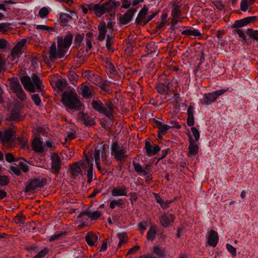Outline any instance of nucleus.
Listing matches in <instances>:
<instances>
[{"instance_id": "nucleus-19", "label": "nucleus", "mask_w": 258, "mask_h": 258, "mask_svg": "<svg viewBox=\"0 0 258 258\" xmlns=\"http://www.w3.org/2000/svg\"><path fill=\"white\" fill-rule=\"evenodd\" d=\"M106 13H109L114 11L119 6L118 2L115 0H109L102 4Z\"/></svg>"}, {"instance_id": "nucleus-10", "label": "nucleus", "mask_w": 258, "mask_h": 258, "mask_svg": "<svg viewBox=\"0 0 258 258\" xmlns=\"http://www.w3.org/2000/svg\"><path fill=\"white\" fill-rule=\"evenodd\" d=\"M159 219V223L161 226L165 228H167L172 225L175 219V216L167 212V213L161 214Z\"/></svg>"}, {"instance_id": "nucleus-55", "label": "nucleus", "mask_w": 258, "mask_h": 258, "mask_svg": "<svg viewBox=\"0 0 258 258\" xmlns=\"http://www.w3.org/2000/svg\"><path fill=\"white\" fill-rule=\"evenodd\" d=\"M14 220L17 224H23L25 220V217L23 215H17Z\"/></svg>"}, {"instance_id": "nucleus-45", "label": "nucleus", "mask_w": 258, "mask_h": 258, "mask_svg": "<svg viewBox=\"0 0 258 258\" xmlns=\"http://www.w3.org/2000/svg\"><path fill=\"white\" fill-rule=\"evenodd\" d=\"M35 28L38 30H41L45 32L54 31L53 28L44 25H37L36 26Z\"/></svg>"}, {"instance_id": "nucleus-40", "label": "nucleus", "mask_w": 258, "mask_h": 258, "mask_svg": "<svg viewBox=\"0 0 258 258\" xmlns=\"http://www.w3.org/2000/svg\"><path fill=\"white\" fill-rule=\"evenodd\" d=\"M246 34L253 39L254 40L258 41V31L253 30L250 29H247L246 32Z\"/></svg>"}, {"instance_id": "nucleus-36", "label": "nucleus", "mask_w": 258, "mask_h": 258, "mask_svg": "<svg viewBox=\"0 0 258 258\" xmlns=\"http://www.w3.org/2000/svg\"><path fill=\"white\" fill-rule=\"evenodd\" d=\"M85 46L86 48V52L88 54L92 48V35L90 33H88L86 34V42Z\"/></svg>"}, {"instance_id": "nucleus-43", "label": "nucleus", "mask_w": 258, "mask_h": 258, "mask_svg": "<svg viewBox=\"0 0 258 258\" xmlns=\"http://www.w3.org/2000/svg\"><path fill=\"white\" fill-rule=\"evenodd\" d=\"M11 24L9 23H0V33H5L11 28Z\"/></svg>"}, {"instance_id": "nucleus-52", "label": "nucleus", "mask_w": 258, "mask_h": 258, "mask_svg": "<svg viewBox=\"0 0 258 258\" xmlns=\"http://www.w3.org/2000/svg\"><path fill=\"white\" fill-rule=\"evenodd\" d=\"M49 249L47 247L42 249L38 253H37L33 258H44L48 253Z\"/></svg>"}, {"instance_id": "nucleus-37", "label": "nucleus", "mask_w": 258, "mask_h": 258, "mask_svg": "<svg viewBox=\"0 0 258 258\" xmlns=\"http://www.w3.org/2000/svg\"><path fill=\"white\" fill-rule=\"evenodd\" d=\"M124 205V199H118L116 200H112L110 202L109 207L111 209L115 208L116 206L122 207Z\"/></svg>"}, {"instance_id": "nucleus-35", "label": "nucleus", "mask_w": 258, "mask_h": 258, "mask_svg": "<svg viewBox=\"0 0 258 258\" xmlns=\"http://www.w3.org/2000/svg\"><path fill=\"white\" fill-rule=\"evenodd\" d=\"M82 95L85 98H90L92 97V91L90 87L87 85L81 87Z\"/></svg>"}, {"instance_id": "nucleus-18", "label": "nucleus", "mask_w": 258, "mask_h": 258, "mask_svg": "<svg viewBox=\"0 0 258 258\" xmlns=\"http://www.w3.org/2000/svg\"><path fill=\"white\" fill-rule=\"evenodd\" d=\"M168 7L171 9V15L172 17L180 18L181 14L180 5L175 2H171L169 3Z\"/></svg>"}, {"instance_id": "nucleus-60", "label": "nucleus", "mask_w": 258, "mask_h": 258, "mask_svg": "<svg viewBox=\"0 0 258 258\" xmlns=\"http://www.w3.org/2000/svg\"><path fill=\"white\" fill-rule=\"evenodd\" d=\"M56 86L59 89H63L66 86L65 80L62 79H58L56 82Z\"/></svg>"}, {"instance_id": "nucleus-46", "label": "nucleus", "mask_w": 258, "mask_h": 258, "mask_svg": "<svg viewBox=\"0 0 258 258\" xmlns=\"http://www.w3.org/2000/svg\"><path fill=\"white\" fill-rule=\"evenodd\" d=\"M199 146H188V156L191 157L198 154L199 151Z\"/></svg>"}, {"instance_id": "nucleus-62", "label": "nucleus", "mask_w": 258, "mask_h": 258, "mask_svg": "<svg viewBox=\"0 0 258 258\" xmlns=\"http://www.w3.org/2000/svg\"><path fill=\"white\" fill-rule=\"evenodd\" d=\"M236 33L238 34L239 37L242 39V41H245L246 40V37L245 35L244 31L242 29H238L235 30Z\"/></svg>"}, {"instance_id": "nucleus-33", "label": "nucleus", "mask_w": 258, "mask_h": 258, "mask_svg": "<svg viewBox=\"0 0 258 258\" xmlns=\"http://www.w3.org/2000/svg\"><path fill=\"white\" fill-rule=\"evenodd\" d=\"M158 133L157 136V139L158 140H161L163 135H165L169 130L168 128V126L167 124H161L160 126L158 127Z\"/></svg>"}, {"instance_id": "nucleus-44", "label": "nucleus", "mask_w": 258, "mask_h": 258, "mask_svg": "<svg viewBox=\"0 0 258 258\" xmlns=\"http://www.w3.org/2000/svg\"><path fill=\"white\" fill-rule=\"evenodd\" d=\"M67 235V232H59L58 233H55L52 235L49 238V240L50 242L59 239L61 237Z\"/></svg>"}, {"instance_id": "nucleus-27", "label": "nucleus", "mask_w": 258, "mask_h": 258, "mask_svg": "<svg viewBox=\"0 0 258 258\" xmlns=\"http://www.w3.org/2000/svg\"><path fill=\"white\" fill-rule=\"evenodd\" d=\"M148 11V9L145 6L139 12L138 16L136 19V22L137 24H141Z\"/></svg>"}, {"instance_id": "nucleus-47", "label": "nucleus", "mask_w": 258, "mask_h": 258, "mask_svg": "<svg viewBox=\"0 0 258 258\" xmlns=\"http://www.w3.org/2000/svg\"><path fill=\"white\" fill-rule=\"evenodd\" d=\"M240 9L243 12H250V5L245 0H241L240 3Z\"/></svg>"}, {"instance_id": "nucleus-13", "label": "nucleus", "mask_w": 258, "mask_h": 258, "mask_svg": "<svg viewBox=\"0 0 258 258\" xmlns=\"http://www.w3.org/2000/svg\"><path fill=\"white\" fill-rule=\"evenodd\" d=\"M51 160L52 172L55 174H58L59 173L62 164L61 158L60 156L58 154L53 153L51 156Z\"/></svg>"}, {"instance_id": "nucleus-50", "label": "nucleus", "mask_w": 258, "mask_h": 258, "mask_svg": "<svg viewBox=\"0 0 258 258\" xmlns=\"http://www.w3.org/2000/svg\"><path fill=\"white\" fill-rule=\"evenodd\" d=\"M168 123L167 125L169 129L172 128H180L181 127L178 122L175 120H170L168 121Z\"/></svg>"}, {"instance_id": "nucleus-24", "label": "nucleus", "mask_w": 258, "mask_h": 258, "mask_svg": "<svg viewBox=\"0 0 258 258\" xmlns=\"http://www.w3.org/2000/svg\"><path fill=\"white\" fill-rule=\"evenodd\" d=\"M182 34L186 36L192 37L194 38L201 37L202 35L201 33L198 29H195L193 28H186L182 32Z\"/></svg>"}, {"instance_id": "nucleus-57", "label": "nucleus", "mask_w": 258, "mask_h": 258, "mask_svg": "<svg viewBox=\"0 0 258 258\" xmlns=\"http://www.w3.org/2000/svg\"><path fill=\"white\" fill-rule=\"evenodd\" d=\"M76 137V135L73 132H68L67 133V136L65 137V142L62 143L63 145L67 143L69 141H71Z\"/></svg>"}, {"instance_id": "nucleus-51", "label": "nucleus", "mask_w": 258, "mask_h": 258, "mask_svg": "<svg viewBox=\"0 0 258 258\" xmlns=\"http://www.w3.org/2000/svg\"><path fill=\"white\" fill-rule=\"evenodd\" d=\"M10 182L8 176L4 175H0V185H7Z\"/></svg>"}, {"instance_id": "nucleus-53", "label": "nucleus", "mask_w": 258, "mask_h": 258, "mask_svg": "<svg viewBox=\"0 0 258 258\" xmlns=\"http://www.w3.org/2000/svg\"><path fill=\"white\" fill-rule=\"evenodd\" d=\"M226 247L228 251L232 255V256H235L236 255V249L232 245L229 243L226 244Z\"/></svg>"}, {"instance_id": "nucleus-4", "label": "nucleus", "mask_w": 258, "mask_h": 258, "mask_svg": "<svg viewBox=\"0 0 258 258\" xmlns=\"http://www.w3.org/2000/svg\"><path fill=\"white\" fill-rule=\"evenodd\" d=\"M93 108L100 114H103L110 120H113V116L112 113L113 104L111 103H103L97 99H93L92 101Z\"/></svg>"}, {"instance_id": "nucleus-42", "label": "nucleus", "mask_w": 258, "mask_h": 258, "mask_svg": "<svg viewBox=\"0 0 258 258\" xmlns=\"http://www.w3.org/2000/svg\"><path fill=\"white\" fill-rule=\"evenodd\" d=\"M50 12V9L47 7H42L39 11L38 14L41 18H44L46 17Z\"/></svg>"}, {"instance_id": "nucleus-30", "label": "nucleus", "mask_w": 258, "mask_h": 258, "mask_svg": "<svg viewBox=\"0 0 258 258\" xmlns=\"http://www.w3.org/2000/svg\"><path fill=\"white\" fill-rule=\"evenodd\" d=\"M22 54V51L20 50L15 47L12 49L11 53L10 55L9 56V59L13 61H15L16 59H18L21 54Z\"/></svg>"}, {"instance_id": "nucleus-59", "label": "nucleus", "mask_w": 258, "mask_h": 258, "mask_svg": "<svg viewBox=\"0 0 258 258\" xmlns=\"http://www.w3.org/2000/svg\"><path fill=\"white\" fill-rule=\"evenodd\" d=\"M155 44L153 42L148 43L146 45L148 53H152L155 50Z\"/></svg>"}, {"instance_id": "nucleus-61", "label": "nucleus", "mask_w": 258, "mask_h": 258, "mask_svg": "<svg viewBox=\"0 0 258 258\" xmlns=\"http://www.w3.org/2000/svg\"><path fill=\"white\" fill-rule=\"evenodd\" d=\"M31 98L36 105H39L41 103V99L39 95L37 94H35L32 95Z\"/></svg>"}, {"instance_id": "nucleus-3", "label": "nucleus", "mask_w": 258, "mask_h": 258, "mask_svg": "<svg viewBox=\"0 0 258 258\" xmlns=\"http://www.w3.org/2000/svg\"><path fill=\"white\" fill-rule=\"evenodd\" d=\"M62 100L66 107L75 110H80L81 103L76 93L66 91L62 94Z\"/></svg>"}, {"instance_id": "nucleus-64", "label": "nucleus", "mask_w": 258, "mask_h": 258, "mask_svg": "<svg viewBox=\"0 0 258 258\" xmlns=\"http://www.w3.org/2000/svg\"><path fill=\"white\" fill-rule=\"evenodd\" d=\"M245 25H246L245 22L244 21V19L236 21L234 24V27H242Z\"/></svg>"}, {"instance_id": "nucleus-49", "label": "nucleus", "mask_w": 258, "mask_h": 258, "mask_svg": "<svg viewBox=\"0 0 258 258\" xmlns=\"http://www.w3.org/2000/svg\"><path fill=\"white\" fill-rule=\"evenodd\" d=\"M133 165L134 167L135 170L140 173L144 172L145 173L147 174V172L144 170L143 169L142 166L139 163H136L135 162H133Z\"/></svg>"}, {"instance_id": "nucleus-29", "label": "nucleus", "mask_w": 258, "mask_h": 258, "mask_svg": "<svg viewBox=\"0 0 258 258\" xmlns=\"http://www.w3.org/2000/svg\"><path fill=\"white\" fill-rule=\"evenodd\" d=\"M9 172L13 176H20L22 174V171L19 165L15 163H13L10 167Z\"/></svg>"}, {"instance_id": "nucleus-7", "label": "nucleus", "mask_w": 258, "mask_h": 258, "mask_svg": "<svg viewBox=\"0 0 258 258\" xmlns=\"http://www.w3.org/2000/svg\"><path fill=\"white\" fill-rule=\"evenodd\" d=\"M227 91V89H221L206 93L202 99H201V103L203 105H208L215 102L219 96L222 95Z\"/></svg>"}, {"instance_id": "nucleus-17", "label": "nucleus", "mask_w": 258, "mask_h": 258, "mask_svg": "<svg viewBox=\"0 0 258 258\" xmlns=\"http://www.w3.org/2000/svg\"><path fill=\"white\" fill-rule=\"evenodd\" d=\"M101 212L98 210L93 212H91L90 210H83L79 215L78 218H81L84 216H87L91 220H96L101 216Z\"/></svg>"}, {"instance_id": "nucleus-1", "label": "nucleus", "mask_w": 258, "mask_h": 258, "mask_svg": "<svg viewBox=\"0 0 258 258\" xmlns=\"http://www.w3.org/2000/svg\"><path fill=\"white\" fill-rule=\"evenodd\" d=\"M73 35L68 33L64 36L56 38L57 48L54 43L50 46V55L52 58H63L66 55L73 41Z\"/></svg>"}, {"instance_id": "nucleus-6", "label": "nucleus", "mask_w": 258, "mask_h": 258, "mask_svg": "<svg viewBox=\"0 0 258 258\" xmlns=\"http://www.w3.org/2000/svg\"><path fill=\"white\" fill-rule=\"evenodd\" d=\"M82 168L84 169L87 177V183L90 184L93 181V164L92 163V157L86 155V159L82 161Z\"/></svg>"}, {"instance_id": "nucleus-63", "label": "nucleus", "mask_w": 258, "mask_h": 258, "mask_svg": "<svg viewBox=\"0 0 258 258\" xmlns=\"http://www.w3.org/2000/svg\"><path fill=\"white\" fill-rule=\"evenodd\" d=\"M26 41L25 39H23L19 41L15 46V47L20 49V50L22 51V49L25 47V43Z\"/></svg>"}, {"instance_id": "nucleus-14", "label": "nucleus", "mask_w": 258, "mask_h": 258, "mask_svg": "<svg viewBox=\"0 0 258 258\" xmlns=\"http://www.w3.org/2000/svg\"><path fill=\"white\" fill-rule=\"evenodd\" d=\"M207 238L208 244L212 247H215L219 242V234L217 231L211 230L208 232Z\"/></svg>"}, {"instance_id": "nucleus-8", "label": "nucleus", "mask_w": 258, "mask_h": 258, "mask_svg": "<svg viewBox=\"0 0 258 258\" xmlns=\"http://www.w3.org/2000/svg\"><path fill=\"white\" fill-rule=\"evenodd\" d=\"M85 156L86 155H88L90 157L92 156V159H95V161L100 160L101 158L102 160H106V148L105 146H96L94 150V156L93 157V154H90V151H87V150L84 151Z\"/></svg>"}, {"instance_id": "nucleus-32", "label": "nucleus", "mask_w": 258, "mask_h": 258, "mask_svg": "<svg viewBox=\"0 0 258 258\" xmlns=\"http://www.w3.org/2000/svg\"><path fill=\"white\" fill-rule=\"evenodd\" d=\"M153 253L158 255L159 257L163 258L166 255L165 249L159 246H155L153 247Z\"/></svg>"}, {"instance_id": "nucleus-58", "label": "nucleus", "mask_w": 258, "mask_h": 258, "mask_svg": "<svg viewBox=\"0 0 258 258\" xmlns=\"http://www.w3.org/2000/svg\"><path fill=\"white\" fill-rule=\"evenodd\" d=\"M18 165L21 169V171H22L25 173L28 172L29 171V167L27 163L23 162H20Z\"/></svg>"}, {"instance_id": "nucleus-22", "label": "nucleus", "mask_w": 258, "mask_h": 258, "mask_svg": "<svg viewBox=\"0 0 258 258\" xmlns=\"http://www.w3.org/2000/svg\"><path fill=\"white\" fill-rule=\"evenodd\" d=\"M82 161L74 163L70 168V172L74 178L81 174Z\"/></svg>"}, {"instance_id": "nucleus-26", "label": "nucleus", "mask_w": 258, "mask_h": 258, "mask_svg": "<svg viewBox=\"0 0 258 258\" xmlns=\"http://www.w3.org/2000/svg\"><path fill=\"white\" fill-rule=\"evenodd\" d=\"M144 151L148 156H153L156 155L160 150L159 146H145Z\"/></svg>"}, {"instance_id": "nucleus-9", "label": "nucleus", "mask_w": 258, "mask_h": 258, "mask_svg": "<svg viewBox=\"0 0 258 258\" xmlns=\"http://www.w3.org/2000/svg\"><path fill=\"white\" fill-rule=\"evenodd\" d=\"M1 143L5 144L10 142H14L18 139L20 144H22L21 140L16 137V132L11 128H9L4 132H2Z\"/></svg>"}, {"instance_id": "nucleus-38", "label": "nucleus", "mask_w": 258, "mask_h": 258, "mask_svg": "<svg viewBox=\"0 0 258 258\" xmlns=\"http://www.w3.org/2000/svg\"><path fill=\"white\" fill-rule=\"evenodd\" d=\"M59 20L61 25H66L71 21V17L68 14L61 13L59 15Z\"/></svg>"}, {"instance_id": "nucleus-34", "label": "nucleus", "mask_w": 258, "mask_h": 258, "mask_svg": "<svg viewBox=\"0 0 258 258\" xmlns=\"http://www.w3.org/2000/svg\"><path fill=\"white\" fill-rule=\"evenodd\" d=\"M11 114V117L13 120H20L22 118L20 110L18 107L13 108Z\"/></svg>"}, {"instance_id": "nucleus-56", "label": "nucleus", "mask_w": 258, "mask_h": 258, "mask_svg": "<svg viewBox=\"0 0 258 258\" xmlns=\"http://www.w3.org/2000/svg\"><path fill=\"white\" fill-rule=\"evenodd\" d=\"M5 159L7 162L9 163H13L17 161L16 158L14 156V155L10 153H6L5 155Z\"/></svg>"}, {"instance_id": "nucleus-25", "label": "nucleus", "mask_w": 258, "mask_h": 258, "mask_svg": "<svg viewBox=\"0 0 258 258\" xmlns=\"http://www.w3.org/2000/svg\"><path fill=\"white\" fill-rule=\"evenodd\" d=\"M98 30L99 31L98 40L99 41H103L105 38V35L107 32L105 23L104 22L100 23L98 26Z\"/></svg>"}, {"instance_id": "nucleus-31", "label": "nucleus", "mask_w": 258, "mask_h": 258, "mask_svg": "<svg viewBox=\"0 0 258 258\" xmlns=\"http://www.w3.org/2000/svg\"><path fill=\"white\" fill-rule=\"evenodd\" d=\"M157 226L155 225H152L148 231L147 237L149 240L153 241L156 236Z\"/></svg>"}, {"instance_id": "nucleus-41", "label": "nucleus", "mask_w": 258, "mask_h": 258, "mask_svg": "<svg viewBox=\"0 0 258 258\" xmlns=\"http://www.w3.org/2000/svg\"><path fill=\"white\" fill-rule=\"evenodd\" d=\"M191 131L192 133V137H190V140L197 142L200 138V133L199 131L195 127H192L191 128Z\"/></svg>"}, {"instance_id": "nucleus-20", "label": "nucleus", "mask_w": 258, "mask_h": 258, "mask_svg": "<svg viewBox=\"0 0 258 258\" xmlns=\"http://www.w3.org/2000/svg\"><path fill=\"white\" fill-rule=\"evenodd\" d=\"M111 195L113 197L117 196H128L127 188L122 185L119 187H114L111 190Z\"/></svg>"}, {"instance_id": "nucleus-16", "label": "nucleus", "mask_w": 258, "mask_h": 258, "mask_svg": "<svg viewBox=\"0 0 258 258\" xmlns=\"http://www.w3.org/2000/svg\"><path fill=\"white\" fill-rule=\"evenodd\" d=\"M135 12V9H131L128 10L126 13L120 16L119 23L122 25H126L130 23L132 20Z\"/></svg>"}, {"instance_id": "nucleus-48", "label": "nucleus", "mask_w": 258, "mask_h": 258, "mask_svg": "<svg viewBox=\"0 0 258 258\" xmlns=\"http://www.w3.org/2000/svg\"><path fill=\"white\" fill-rule=\"evenodd\" d=\"M117 236L119 239V241L117 245V249H119L121 247L122 244L125 242L124 238L126 236V233L124 232L118 233L117 234Z\"/></svg>"}, {"instance_id": "nucleus-21", "label": "nucleus", "mask_w": 258, "mask_h": 258, "mask_svg": "<svg viewBox=\"0 0 258 258\" xmlns=\"http://www.w3.org/2000/svg\"><path fill=\"white\" fill-rule=\"evenodd\" d=\"M78 118L83 121L84 123L87 126L94 124V120L88 114L80 111L78 114Z\"/></svg>"}, {"instance_id": "nucleus-28", "label": "nucleus", "mask_w": 258, "mask_h": 258, "mask_svg": "<svg viewBox=\"0 0 258 258\" xmlns=\"http://www.w3.org/2000/svg\"><path fill=\"white\" fill-rule=\"evenodd\" d=\"M94 13L97 17H100L104 14L105 11L102 4L98 3L94 5Z\"/></svg>"}, {"instance_id": "nucleus-23", "label": "nucleus", "mask_w": 258, "mask_h": 258, "mask_svg": "<svg viewBox=\"0 0 258 258\" xmlns=\"http://www.w3.org/2000/svg\"><path fill=\"white\" fill-rule=\"evenodd\" d=\"M98 236L93 233H88L85 236L87 244L91 246H95L98 241Z\"/></svg>"}, {"instance_id": "nucleus-39", "label": "nucleus", "mask_w": 258, "mask_h": 258, "mask_svg": "<svg viewBox=\"0 0 258 258\" xmlns=\"http://www.w3.org/2000/svg\"><path fill=\"white\" fill-rule=\"evenodd\" d=\"M114 43V38L112 36V34L110 32V34L107 35V38L106 40V47L108 50L111 49L112 44Z\"/></svg>"}, {"instance_id": "nucleus-11", "label": "nucleus", "mask_w": 258, "mask_h": 258, "mask_svg": "<svg viewBox=\"0 0 258 258\" xmlns=\"http://www.w3.org/2000/svg\"><path fill=\"white\" fill-rule=\"evenodd\" d=\"M123 146H111V155L118 161H122L129 154L126 147Z\"/></svg>"}, {"instance_id": "nucleus-15", "label": "nucleus", "mask_w": 258, "mask_h": 258, "mask_svg": "<svg viewBox=\"0 0 258 258\" xmlns=\"http://www.w3.org/2000/svg\"><path fill=\"white\" fill-rule=\"evenodd\" d=\"M172 82L169 80H167L164 82L160 83L156 85V88L159 93L161 94H166L170 90Z\"/></svg>"}, {"instance_id": "nucleus-54", "label": "nucleus", "mask_w": 258, "mask_h": 258, "mask_svg": "<svg viewBox=\"0 0 258 258\" xmlns=\"http://www.w3.org/2000/svg\"><path fill=\"white\" fill-rule=\"evenodd\" d=\"M84 37V34L83 33L78 34L75 36V43L76 45H80Z\"/></svg>"}, {"instance_id": "nucleus-12", "label": "nucleus", "mask_w": 258, "mask_h": 258, "mask_svg": "<svg viewBox=\"0 0 258 258\" xmlns=\"http://www.w3.org/2000/svg\"><path fill=\"white\" fill-rule=\"evenodd\" d=\"M10 87L14 93L16 94L18 98L22 101L26 99V94L24 91L20 83L17 80H10Z\"/></svg>"}, {"instance_id": "nucleus-2", "label": "nucleus", "mask_w": 258, "mask_h": 258, "mask_svg": "<svg viewBox=\"0 0 258 258\" xmlns=\"http://www.w3.org/2000/svg\"><path fill=\"white\" fill-rule=\"evenodd\" d=\"M21 82L25 89L29 92H42L44 88L40 77L36 75H33L31 78L23 76L21 78Z\"/></svg>"}, {"instance_id": "nucleus-5", "label": "nucleus", "mask_w": 258, "mask_h": 258, "mask_svg": "<svg viewBox=\"0 0 258 258\" xmlns=\"http://www.w3.org/2000/svg\"><path fill=\"white\" fill-rule=\"evenodd\" d=\"M47 179L45 177L39 176L34 178L26 183L24 191L28 192L36 189L41 188L46 184Z\"/></svg>"}]
</instances>
